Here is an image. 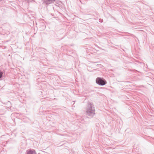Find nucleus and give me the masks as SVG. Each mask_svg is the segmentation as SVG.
Returning a JSON list of instances; mask_svg holds the SVG:
<instances>
[{"label":"nucleus","instance_id":"1","mask_svg":"<svg viewBox=\"0 0 154 154\" xmlns=\"http://www.w3.org/2000/svg\"><path fill=\"white\" fill-rule=\"evenodd\" d=\"M86 112L87 115L91 117H93L95 114V107L91 103H89L86 107Z\"/></svg>","mask_w":154,"mask_h":154},{"label":"nucleus","instance_id":"2","mask_svg":"<svg viewBox=\"0 0 154 154\" xmlns=\"http://www.w3.org/2000/svg\"><path fill=\"white\" fill-rule=\"evenodd\" d=\"M96 83L100 85L103 86L106 83V81L101 78H97L96 80Z\"/></svg>","mask_w":154,"mask_h":154},{"label":"nucleus","instance_id":"3","mask_svg":"<svg viewBox=\"0 0 154 154\" xmlns=\"http://www.w3.org/2000/svg\"><path fill=\"white\" fill-rule=\"evenodd\" d=\"M43 2L46 5H49L54 3L55 0H42Z\"/></svg>","mask_w":154,"mask_h":154},{"label":"nucleus","instance_id":"4","mask_svg":"<svg viewBox=\"0 0 154 154\" xmlns=\"http://www.w3.org/2000/svg\"><path fill=\"white\" fill-rule=\"evenodd\" d=\"M27 154H36V153L35 150H30L27 152Z\"/></svg>","mask_w":154,"mask_h":154},{"label":"nucleus","instance_id":"5","mask_svg":"<svg viewBox=\"0 0 154 154\" xmlns=\"http://www.w3.org/2000/svg\"><path fill=\"white\" fill-rule=\"evenodd\" d=\"M3 75V73L2 72H0V79L2 78Z\"/></svg>","mask_w":154,"mask_h":154},{"label":"nucleus","instance_id":"6","mask_svg":"<svg viewBox=\"0 0 154 154\" xmlns=\"http://www.w3.org/2000/svg\"><path fill=\"white\" fill-rule=\"evenodd\" d=\"M100 22H103V20H102L101 19H100Z\"/></svg>","mask_w":154,"mask_h":154}]
</instances>
